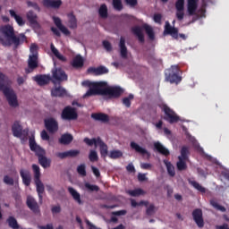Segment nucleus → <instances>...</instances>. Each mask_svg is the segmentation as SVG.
<instances>
[{
  "instance_id": "f257e3e1",
  "label": "nucleus",
  "mask_w": 229,
  "mask_h": 229,
  "mask_svg": "<svg viewBox=\"0 0 229 229\" xmlns=\"http://www.w3.org/2000/svg\"><path fill=\"white\" fill-rule=\"evenodd\" d=\"M82 87L89 89L84 95L83 98H91V96H109V98H119L123 94V89L119 87H108L106 81H84L81 82Z\"/></svg>"
},
{
  "instance_id": "f03ea898",
  "label": "nucleus",
  "mask_w": 229,
  "mask_h": 229,
  "mask_svg": "<svg viewBox=\"0 0 229 229\" xmlns=\"http://www.w3.org/2000/svg\"><path fill=\"white\" fill-rule=\"evenodd\" d=\"M27 38L23 33L15 35V30L11 25H4L0 28V43L4 47H10L13 44L14 47H19L26 42Z\"/></svg>"
},
{
  "instance_id": "7ed1b4c3",
  "label": "nucleus",
  "mask_w": 229,
  "mask_h": 229,
  "mask_svg": "<svg viewBox=\"0 0 229 229\" xmlns=\"http://www.w3.org/2000/svg\"><path fill=\"white\" fill-rule=\"evenodd\" d=\"M8 76L3 73V72H0V92H3L9 106H12L13 108H17V106H19L17 94H15L13 89L8 86Z\"/></svg>"
},
{
  "instance_id": "20e7f679",
  "label": "nucleus",
  "mask_w": 229,
  "mask_h": 229,
  "mask_svg": "<svg viewBox=\"0 0 229 229\" xmlns=\"http://www.w3.org/2000/svg\"><path fill=\"white\" fill-rule=\"evenodd\" d=\"M54 68L52 69V76L49 74H39L34 77V81L39 85V87H44L45 85H49V83H54L56 85L58 83V67L56 66V60L53 58Z\"/></svg>"
},
{
  "instance_id": "39448f33",
  "label": "nucleus",
  "mask_w": 229,
  "mask_h": 229,
  "mask_svg": "<svg viewBox=\"0 0 229 229\" xmlns=\"http://www.w3.org/2000/svg\"><path fill=\"white\" fill-rule=\"evenodd\" d=\"M165 76L166 81L176 84L180 83V81H182V76H180V66L172 65L165 71Z\"/></svg>"
},
{
  "instance_id": "423d86ee",
  "label": "nucleus",
  "mask_w": 229,
  "mask_h": 229,
  "mask_svg": "<svg viewBox=\"0 0 229 229\" xmlns=\"http://www.w3.org/2000/svg\"><path fill=\"white\" fill-rule=\"evenodd\" d=\"M189 147L183 146L181 149V156L178 157V162L176 164L178 171H185L187 169V160H189Z\"/></svg>"
},
{
  "instance_id": "0eeeda50",
  "label": "nucleus",
  "mask_w": 229,
  "mask_h": 229,
  "mask_svg": "<svg viewBox=\"0 0 229 229\" xmlns=\"http://www.w3.org/2000/svg\"><path fill=\"white\" fill-rule=\"evenodd\" d=\"M162 110L165 115V121H167L170 124H174V123L180 121V116L173 109L169 108L167 105H163Z\"/></svg>"
},
{
  "instance_id": "6e6552de",
  "label": "nucleus",
  "mask_w": 229,
  "mask_h": 229,
  "mask_svg": "<svg viewBox=\"0 0 229 229\" xmlns=\"http://www.w3.org/2000/svg\"><path fill=\"white\" fill-rule=\"evenodd\" d=\"M61 117L64 121H76L78 119V112H76V108L67 106L64 108Z\"/></svg>"
},
{
  "instance_id": "1a4fd4ad",
  "label": "nucleus",
  "mask_w": 229,
  "mask_h": 229,
  "mask_svg": "<svg viewBox=\"0 0 229 229\" xmlns=\"http://www.w3.org/2000/svg\"><path fill=\"white\" fill-rule=\"evenodd\" d=\"M164 34L170 35V37L174 38V40H178V37L182 38V40H185V38H187L185 34H178V28L171 26V23H169V21H165Z\"/></svg>"
},
{
  "instance_id": "9d476101",
  "label": "nucleus",
  "mask_w": 229,
  "mask_h": 229,
  "mask_svg": "<svg viewBox=\"0 0 229 229\" xmlns=\"http://www.w3.org/2000/svg\"><path fill=\"white\" fill-rule=\"evenodd\" d=\"M12 131L14 137L18 139H26L30 133V130H22V125L19 122H14L12 127Z\"/></svg>"
},
{
  "instance_id": "9b49d317",
  "label": "nucleus",
  "mask_w": 229,
  "mask_h": 229,
  "mask_svg": "<svg viewBox=\"0 0 229 229\" xmlns=\"http://www.w3.org/2000/svg\"><path fill=\"white\" fill-rule=\"evenodd\" d=\"M26 205L33 214L40 215V206H38V202L35 199V198L31 196L27 197Z\"/></svg>"
},
{
  "instance_id": "f8f14e48",
  "label": "nucleus",
  "mask_w": 229,
  "mask_h": 229,
  "mask_svg": "<svg viewBox=\"0 0 229 229\" xmlns=\"http://www.w3.org/2000/svg\"><path fill=\"white\" fill-rule=\"evenodd\" d=\"M192 217L199 228L205 226V220H203V211L200 208H196L192 211Z\"/></svg>"
},
{
  "instance_id": "ddd939ff",
  "label": "nucleus",
  "mask_w": 229,
  "mask_h": 229,
  "mask_svg": "<svg viewBox=\"0 0 229 229\" xmlns=\"http://www.w3.org/2000/svg\"><path fill=\"white\" fill-rule=\"evenodd\" d=\"M38 67V55H29L28 59V69L26 70L27 74L33 72L35 69Z\"/></svg>"
},
{
  "instance_id": "4468645a",
  "label": "nucleus",
  "mask_w": 229,
  "mask_h": 229,
  "mask_svg": "<svg viewBox=\"0 0 229 229\" xmlns=\"http://www.w3.org/2000/svg\"><path fill=\"white\" fill-rule=\"evenodd\" d=\"M35 182V185H36V191L38 196V201L40 203V205H42L43 201H44V197L43 194L46 191V188L44 187V183L42 182V181L39 179L38 181H34Z\"/></svg>"
},
{
  "instance_id": "2eb2a0df",
  "label": "nucleus",
  "mask_w": 229,
  "mask_h": 229,
  "mask_svg": "<svg viewBox=\"0 0 229 229\" xmlns=\"http://www.w3.org/2000/svg\"><path fill=\"white\" fill-rule=\"evenodd\" d=\"M46 150L37 155L38 158V164H40L41 167L44 169H47V167H51V159L46 157Z\"/></svg>"
},
{
  "instance_id": "dca6fc26",
  "label": "nucleus",
  "mask_w": 229,
  "mask_h": 229,
  "mask_svg": "<svg viewBox=\"0 0 229 229\" xmlns=\"http://www.w3.org/2000/svg\"><path fill=\"white\" fill-rule=\"evenodd\" d=\"M44 123L45 128L49 131V133H55V131H56V126H58V123L54 118L45 119Z\"/></svg>"
},
{
  "instance_id": "f3484780",
  "label": "nucleus",
  "mask_w": 229,
  "mask_h": 229,
  "mask_svg": "<svg viewBox=\"0 0 229 229\" xmlns=\"http://www.w3.org/2000/svg\"><path fill=\"white\" fill-rule=\"evenodd\" d=\"M29 146L30 150L36 153V156L40 155V153L44 151V148L37 144V141H35V137L33 136L29 139Z\"/></svg>"
},
{
  "instance_id": "a211bd4d",
  "label": "nucleus",
  "mask_w": 229,
  "mask_h": 229,
  "mask_svg": "<svg viewBox=\"0 0 229 229\" xmlns=\"http://www.w3.org/2000/svg\"><path fill=\"white\" fill-rule=\"evenodd\" d=\"M131 149H134L136 153H140V155H146L147 158H151V153H149L148 149L139 146V144L135 143V141L131 142Z\"/></svg>"
},
{
  "instance_id": "6ab92c4d",
  "label": "nucleus",
  "mask_w": 229,
  "mask_h": 229,
  "mask_svg": "<svg viewBox=\"0 0 229 229\" xmlns=\"http://www.w3.org/2000/svg\"><path fill=\"white\" fill-rule=\"evenodd\" d=\"M20 176L21 177L22 183L25 184L26 187L31 185V174L30 171L21 169L20 171Z\"/></svg>"
},
{
  "instance_id": "aec40b11",
  "label": "nucleus",
  "mask_w": 229,
  "mask_h": 229,
  "mask_svg": "<svg viewBox=\"0 0 229 229\" xmlns=\"http://www.w3.org/2000/svg\"><path fill=\"white\" fill-rule=\"evenodd\" d=\"M80 155V150L71 149L58 154L59 158H74Z\"/></svg>"
},
{
  "instance_id": "412c9836",
  "label": "nucleus",
  "mask_w": 229,
  "mask_h": 229,
  "mask_svg": "<svg viewBox=\"0 0 229 229\" xmlns=\"http://www.w3.org/2000/svg\"><path fill=\"white\" fill-rule=\"evenodd\" d=\"M85 64V60L83 59V56L81 55H77L73 57L72 62V67L74 69H81Z\"/></svg>"
},
{
  "instance_id": "4be33fe9",
  "label": "nucleus",
  "mask_w": 229,
  "mask_h": 229,
  "mask_svg": "<svg viewBox=\"0 0 229 229\" xmlns=\"http://www.w3.org/2000/svg\"><path fill=\"white\" fill-rule=\"evenodd\" d=\"M119 47L122 58H128V48L126 47V39H124L123 37L120 38Z\"/></svg>"
},
{
  "instance_id": "5701e85b",
  "label": "nucleus",
  "mask_w": 229,
  "mask_h": 229,
  "mask_svg": "<svg viewBox=\"0 0 229 229\" xmlns=\"http://www.w3.org/2000/svg\"><path fill=\"white\" fill-rule=\"evenodd\" d=\"M154 149L165 157H169L170 155L169 149L164 147V145H162V143L159 141L154 143Z\"/></svg>"
},
{
  "instance_id": "b1692460",
  "label": "nucleus",
  "mask_w": 229,
  "mask_h": 229,
  "mask_svg": "<svg viewBox=\"0 0 229 229\" xmlns=\"http://www.w3.org/2000/svg\"><path fill=\"white\" fill-rule=\"evenodd\" d=\"M131 31L133 35H135L138 38L139 42L140 44H144V33H142V29L140 26H135L131 28Z\"/></svg>"
},
{
  "instance_id": "393cba45",
  "label": "nucleus",
  "mask_w": 229,
  "mask_h": 229,
  "mask_svg": "<svg viewBox=\"0 0 229 229\" xmlns=\"http://www.w3.org/2000/svg\"><path fill=\"white\" fill-rule=\"evenodd\" d=\"M91 118L95 121H100L101 123H108V121H110L108 114L103 113H93Z\"/></svg>"
},
{
  "instance_id": "a878e982",
  "label": "nucleus",
  "mask_w": 229,
  "mask_h": 229,
  "mask_svg": "<svg viewBox=\"0 0 229 229\" xmlns=\"http://www.w3.org/2000/svg\"><path fill=\"white\" fill-rule=\"evenodd\" d=\"M98 146H99V148H100V155H101V157L106 158V157L108 156V145L106 143H105L103 141V140H101L100 137H98Z\"/></svg>"
},
{
  "instance_id": "bb28decb",
  "label": "nucleus",
  "mask_w": 229,
  "mask_h": 229,
  "mask_svg": "<svg viewBox=\"0 0 229 229\" xmlns=\"http://www.w3.org/2000/svg\"><path fill=\"white\" fill-rule=\"evenodd\" d=\"M68 191L74 199V201H76V203H78L79 205H83V201H81V195H80V193L76 190H74V188L69 187Z\"/></svg>"
},
{
  "instance_id": "cd10ccee",
  "label": "nucleus",
  "mask_w": 229,
  "mask_h": 229,
  "mask_svg": "<svg viewBox=\"0 0 229 229\" xmlns=\"http://www.w3.org/2000/svg\"><path fill=\"white\" fill-rule=\"evenodd\" d=\"M72 140H74V137L69 133L63 134L59 139L60 144H63L64 146H69Z\"/></svg>"
},
{
  "instance_id": "c85d7f7f",
  "label": "nucleus",
  "mask_w": 229,
  "mask_h": 229,
  "mask_svg": "<svg viewBox=\"0 0 229 229\" xmlns=\"http://www.w3.org/2000/svg\"><path fill=\"white\" fill-rule=\"evenodd\" d=\"M196 10H198V0H188L189 15H196Z\"/></svg>"
},
{
  "instance_id": "c756f323",
  "label": "nucleus",
  "mask_w": 229,
  "mask_h": 229,
  "mask_svg": "<svg viewBox=\"0 0 229 229\" xmlns=\"http://www.w3.org/2000/svg\"><path fill=\"white\" fill-rule=\"evenodd\" d=\"M9 13L13 19L17 22L18 26H24L26 24V21L22 19V17L19 16L15 11L9 10Z\"/></svg>"
},
{
  "instance_id": "7c9ffc66",
  "label": "nucleus",
  "mask_w": 229,
  "mask_h": 229,
  "mask_svg": "<svg viewBox=\"0 0 229 229\" xmlns=\"http://www.w3.org/2000/svg\"><path fill=\"white\" fill-rule=\"evenodd\" d=\"M68 22H69V27L72 30H76V28H78V20H76V16L74 15V13H68Z\"/></svg>"
},
{
  "instance_id": "2f4dec72",
  "label": "nucleus",
  "mask_w": 229,
  "mask_h": 229,
  "mask_svg": "<svg viewBox=\"0 0 229 229\" xmlns=\"http://www.w3.org/2000/svg\"><path fill=\"white\" fill-rule=\"evenodd\" d=\"M45 8H58V0H42Z\"/></svg>"
},
{
  "instance_id": "473e14b6",
  "label": "nucleus",
  "mask_w": 229,
  "mask_h": 229,
  "mask_svg": "<svg viewBox=\"0 0 229 229\" xmlns=\"http://www.w3.org/2000/svg\"><path fill=\"white\" fill-rule=\"evenodd\" d=\"M9 228L12 229H19L21 226L19 225V223L17 222V219L13 216H9L6 220Z\"/></svg>"
},
{
  "instance_id": "72a5a7b5",
  "label": "nucleus",
  "mask_w": 229,
  "mask_h": 229,
  "mask_svg": "<svg viewBox=\"0 0 229 229\" xmlns=\"http://www.w3.org/2000/svg\"><path fill=\"white\" fill-rule=\"evenodd\" d=\"M164 164L166 167V171L169 174V176H174V174H176V172L174 171V165H173V164L168 161V160H164Z\"/></svg>"
},
{
  "instance_id": "f704fd0d",
  "label": "nucleus",
  "mask_w": 229,
  "mask_h": 229,
  "mask_svg": "<svg viewBox=\"0 0 229 229\" xmlns=\"http://www.w3.org/2000/svg\"><path fill=\"white\" fill-rule=\"evenodd\" d=\"M98 15L101 17V19L108 18V7H106V4H103L100 5L98 9Z\"/></svg>"
},
{
  "instance_id": "c9c22d12",
  "label": "nucleus",
  "mask_w": 229,
  "mask_h": 229,
  "mask_svg": "<svg viewBox=\"0 0 229 229\" xmlns=\"http://www.w3.org/2000/svg\"><path fill=\"white\" fill-rule=\"evenodd\" d=\"M58 30L64 35V37H71V31L67 27L62 24V20L58 19Z\"/></svg>"
},
{
  "instance_id": "e433bc0d",
  "label": "nucleus",
  "mask_w": 229,
  "mask_h": 229,
  "mask_svg": "<svg viewBox=\"0 0 229 229\" xmlns=\"http://www.w3.org/2000/svg\"><path fill=\"white\" fill-rule=\"evenodd\" d=\"M84 189H86L88 192H99V186L96 184H90L89 182L84 183Z\"/></svg>"
},
{
  "instance_id": "4c0bfd02",
  "label": "nucleus",
  "mask_w": 229,
  "mask_h": 229,
  "mask_svg": "<svg viewBox=\"0 0 229 229\" xmlns=\"http://www.w3.org/2000/svg\"><path fill=\"white\" fill-rule=\"evenodd\" d=\"M143 29L145 30L148 38L150 40H155V31L153 30V28L148 24L143 25Z\"/></svg>"
},
{
  "instance_id": "58836bf2",
  "label": "nucleus",
  "mask_w": 229,
  "mask_h": 229,
  "mask_svg": "<svg viewBox=\"0 0 229 229\" xmlns=\"http://www.w3.org/2000/svg\"><path fill=\"white\" fill-rule=\"evenodd\" d=\"M37 17V13H35L33 11H29L27 13V20L29 21L30 24H38Z\"/></svg>"
},
{
  "instance_id": "ea45409f",
  "label": "nucleus",
  "mask_w": 229,
  "mask_h": 229,
  "mask_svg": "<svg viewBox=\"0 0 229 229\" xmlns=\"http://www.w3.org/2000/svg\"><path fill=\"white\" fill-rule=\"evenodd\" d=\"M83 142H85L87 146H98L99 144V137L91 140L89 138H84Z\"/></svg>"
},
{
  "instance_id": "a19ab883",
  "label": "nucleus",
  "mask_w": 229,
  "mask_h": 229,
  "mask_svg": "<svg viewBox=\"0 0 229 229\" xmlns=\"http://www.w3.org/2000/svg\"><path fill=\"white\" fill-rule=\"evenodd\" d=\"M68 76L67 73L61 68L58 69V83H62V81H67Z\"/></svg>"
},
{
  "instance_id": "79ce46f5",
  "label": "nucleus",
  "mask_w": 229,
  "mask_h": 229,
  "mask_svg": "<svg viewBox=\"0 0 229 229\" xmlns=\"http://www.w3.org/2000/svg\"><path fill=\"white\" fill-rule=\"evenodd\" d=\"M32 171L34 173V182L40 180V166L38 165H32Z\"/></svg>"
},
{
  "instance_id": "37998d69",
  "label": "nucleus",
  "mask_w": 229,
  "mask_h": 229,
  "mask_svg": "<svg viewBox=\"0 0 229 229\" xmlns=\"http://www.w3.org/2000/svg\"><path fill=\"white\" fill-rule=\"evenodd\" d=\"M123 157V151L121 150H112L109 153V158L113 160H117V158H121Z\"/></svg>"
},
{
  "instance_id": "c03bdc74",
  "label": "nucleus",
  "mask_w": 229,
  "mask_h": 229,
  "mask_svg": "<svg viewBox=\"0 0 229 229\" xmlns=\"http://www.w3.org/2000/svg\"><path fill=\"white\" fill-rule=\"evenodd\" d=\"M190 183H191V185H192V187H194V189L199 191V192H207V190L205 189V187L201 186V184H199V182H198L196 181H191Z\"/></svg>"
},
{
  "instance_id": "a18cd8bd",
  "label": "nucleus",
  "mask_w": 229,
  "mask_h": 229,
  "mask_svg": "<svg viewBox=\"0 0 229 229\" xmlns=\"http://www.w3.org/2000/svg\"><path fill=\"white\" fill-rule=\"evenodd\" d=\"M130 196H132L133 198H137V196H142L144 194V191L142 189H136V190H130L127 191Z\"/></svg>"
},
{
  "instance_id": "49530a36",
  "label": "nucleus",
  "mask_w": 229,
  "mask_h": 229,
  "mask_svg": "<svg viewBox=\"0 0 229 229\" xmlns=\"http://www.w3.org/2000/svg\"><path fill=\"white\" fill-rule=\"evenodd\" d=\"M211 207H214L216 210H219L220 212H226V208L224 206L219 205L216 200L212 199L210 200Z\"/></svg>"
},
{
  "instance_id": "de8ad7c7",
  "label": "nucleus",
  "mask_w": 229,
  "mask_h": 229,
  "mask_svg": "<svg viewBox=\"0 0 229 229\" xmlns=\"http://www.w3.org/2000/svg\"><path fill=\"white\" fill-rule=\"evenodd\" d=\"M133 98V94H130L127 98H123V105H124L127 108H130L131 106V100Z\"/></svg>"
},
{
  "instance_id": "09e8293b",
  "label": "nucleus",
  "mask_w": 229,
  "mask_h": 229,
  "mask_svg": "<svg viewBox=\"0 0 229 229\" xmlns=\"http://www.w3.org/2000/svg\"><path fill=\"white\" fill-rule=\"evenodd\" d=\"M175 8L178 12H183V10H185V0H177L175 3Z\"/></svg>"
},
{
  "instance_id": "8fccbe9b",
  "label": "nucleus",
  "mask_w": 229,
  "mask_h": 229,
  "mask_svg": "<svg viewBox=\"0 0 229 229\" xmlns=\"http://www.w3.org/2000/svg\"><path fill=\"white\" fill-rule=\"evenodd\" d=\"M89 159L90 162H98V160H99V157H98V152L96 150H90Z\"/></svg>"
},
{
  "instance_id": "3c124183",
  "label": "nucleus",
  "mask_w": 229,
  "mask_h": 229,
  "mask_svg": "<svg viewBox=\"0 0 229 229\" xmlns=\"http://www.w3.org/2000/svg\"><path fill=\"white\" fill-rule=\"evenodd\" d=\"M113 6L114 10H117V12H121V10H123V1L113 0Z\"/></svg>"
},
{
  "instance_id": "603ef678",
  "label": "nucleus",
  "mask_w": 229,
  "mask_h": 229,
  "mask_svg": "<svg viewBox=\"0 0 229 229\" xmlns=\"http://www.w3.org/2000/svg\"><path fill=\"white\" fill-rule=\"evenodd\" d=\"M30 56H38V46L37 44L30 45Z\"/></svg>"
},
{
  "instance_id": "864d4df0",
  "label": "nucleus",
  "mask_w": 229,
  "mask_h": 229,
  "mask_svg": "<svg viewBox=\"0 0 229 229\" xmlns=\"http://www.w3.org/2000/svg\"><path fill=\"white\" fill-rule=\"evenodd\" d=\"M77 173L78 174H80L81 176H87V170L85 168V165L82 164V165H80L78 167H77Z\"/></svg>"
},
{
  "instance_id": "5fc2aeb1",
  "label": "nucleus",
  "mask_w": 229,
  "mask_h": 229,
  "mask_svg": "<svg viewBox=\"0 0 229 229\" xmlns=\"http://www.w3.org/2000/svg\"><path fill=\"white\" fill-rule=\"evenodd\" d=\"M103 74H108V70L105 66L97 67V76H101Z\"/></svg>"
},
{
  "instance_id": "6e6d98bb",
  "label": "nucleus",
  "mask_w": 229,
  "mask_h": 229,
  "mask_svg": "<svg viewBox=\"0 0 229 229\" xmlns=\"http://www.w3.org/2000/svg\"><path fill=\"white\" fill-rule=\"evenodd\" d=\"M148 202L141 200L140 202H136L135 199L131 200V207H141V205H144L145 207H148Z\"/></svg>"
},
{
  "instance_id": "4d7b16f0",
  "label": "nucleus",
  "mask_w": 229,
  "mask_h": 229,
  "mask_svg": "<svg viewBox=\"0 0 229 229\" xmlns=\"http://www.w3.org/2000/svg\"><path fill=\"white\" fill-rule=\"evenodd\" d=\"M4 183H5V185H14L15 181L13 180V178L10 177L9 175H4Z\"/></svg>"
},
{
  "instance_id": "13d9d810",
  "label": "nucleus",
  "mask_w": 229,
  "mask_h": 229,
  "mask_svg": "<svg viewBox=\"0 0 229 229\" xmlns=\"http://www.w3.org/2000/svg\"><path fill=\"white\" fill-rule=\"evenodd\" d=\"M58 97L59 98L67 97V90L64 87L60 86V84L58 86Z\"/></svg>"
},
{
  "instance_id": "bf43d9fd",
  "label": "nucleus",
  "mask_w": 229,
  "mask_h": 229,
  "mask_svg": "<svg viewBox=\"0 0 229 229\" xmlns=\"http://www.w3.org/2000/svg\"><path fill=\"white\" fill-rule=\"evenodd\" d=\"M124 3L127 4V6H131V8H135V6L139 4L137 0H124Z\"/></svg>"
},
{
  "instance_id": "052dcab7",
  "label": "nucleus",
  "mask_w": 229,
  "mask_h": 229,
  "mask_svg": "<svg viewBox=\"0 0 229 229\" xmlns=\"http://www.w3.org/2000/svg\"><path fill=\"white\" fill-rule=\"evenodd\" d=\"M146 214L147 216H153L155 214V205L150 204L146 210Z\"/></svg>"
},
{
  "instance_id": "680f3d73",
  "label": "nucleus",
  "mask_w": 229,
  "mask_h": 229,
  "mask_svg": "<svg viewBox=\"0 0 229 229\" xmlns=\"http://www.w3.org/2000/svg\"><path fill=\"white\" fill-rule=\"evenodd\" d=\"M153 20H154V22H156L157 24H161L162 23V14H160V13L154 14Z\"/></svg>"
},
{
  "instance_id": "e2e57ef3",
  "label": "nucleus",
  "mask_w": 229,
  "mask_h": 229,
  "mask_svg": "<svg viewBox=\"0 0 229 229\" xmlns=\"http://www.w3.org/2000/svg\"><path fill=\"white\" fill-rule=\"evenodd\" d=\"M102 44L105 49L109 52L112 51V44L109 41L104 40Z\"/></svg>"
},
{
  "instance_id": "0e129e2a",
  "label": "nucleus",
  "mask_w": 229,
  "mask_h": 229,
  "mask_svg": "<svg viewBox=\"0 0 229 229\" xmlns=\"http://www.w3.org/2000/svg\"><path fill=\"white\" fill-rule=\"evenodd\" d=\"M177 21H183V17H185V13L183 11H176Z\"/></svg>"
},
{
  "instance_id": "69168bd1",
  "label": "nucleus",
  "mask_w": 229,
  "mask_h": 229,
  "mask_svg": "<svg viewBox=\"0 0 229 229\" xmlns=\"http://www.w3.org/2000/svg\"><path fill=\"white\" fill-rule=\"evenodd\" d=\"M41 139L42 140H49V134H47V131H46V130H43L41 131Z\"/></svg>"
},
{
  "instance_id": "338daca9",
  "label": "nucleus",
  "mask_w": 229,
  "mask_h": 229,
  "mask_svg": "<svg viewBox=\"0 0 229 229\" xmlns=\"http://www.w3.org/2000/svg\"><path fill=\"white\" fill-rule=\"evenodd\" d=\"M140 167H141V169L149 170V169H151V167H153V165L149 163H142L140 165Z\"/></svg>"
},
{
  "instance_id": "774afa93",
  "label": "nucleus",
  "mask_w": 229,
  "mask_h": 229,
  "mask_svg": "<svg viewBox=\"0 0 229 229\" xmlns=\"http://www.w3.org/2000/svg\"><path fill=\"white\" fill-rule=\"evenodd\" d=\"M85 223L87 225V226H89V229H99L98 228L96 225H94L93 224H91L89 219H86L85 220Z\"/></svg>"
}]
</instances>
